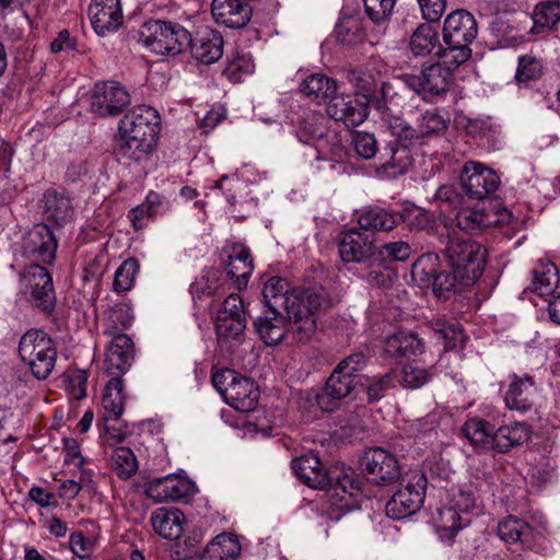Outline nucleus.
I'll return each mask as SVG.
<instances>
[{
  "instance_id": "nucleus-1",
  "label": "nucleus",
  "mask_w": 560,
  "mask_h": 560,
  "mask_svg": "<svg viewBox=\"0 0 560 560\" xmlns=\"http://www.w3.org/2000/svg\"><path fill=\"white\" fill-rule=\"evenodd\" d=\"M265 307L283 310L293 322L292 334L301 341H311L316 331L317 313L329 306L323 291L306 289L289 293V283L281 277H271L264 285Z\"/></svg>"
},
{
  "instance_id": "nucleus-2",
  "label": "nucleus",
  "mask_w": 560,
  "mask_h": 560,
  "mask_svg": "<svg viewBox=\"0 0 560 560\" xmlns=\"http://www.w3.org/2000/svg\"><path fill=\"white\" fill-rule=\"evenodd\" d=\"M431 233L444 246L442 253L462 283L474 284L483 272L487 249L476 241L458 236L446 224L433 226Z\"/></svg>"
},
{
  "instance_id": "nucleus-3",
  "label": "nucleus",
  "mask_w": 560,
  "mask_h": 560,
  "mask_svg": "<svg viewBox=\"0 0 560 560\" xmlns=\"http://www.w3.org/2000/svg\"><path fill=\"white\" fill-rule=\"evenodd\" d=\"M366 364L368 358L362 352L351 353L342 359L327 378L323 392L316 395L318 407L323 411L331 412L338 408L341 400L350 397L357 387L363 386L364 376L361 372Z\"/></svg>"
},
{
  "instance_id": "nucleus-4",
  "label": "nucleus",
  "mask_w": 560,
  "mask_h": 560,
  "mask_svg": "<svg viewBox=\"0 0 560 560\" xmlns=\"http://www.w3.org/2000/svg\"><path fill=\"white\" fill-rule=\"evenodd\" d=\"M394 136L380 152V165L393 175L404 174L412 163L411 147L422 145L416 119L407 120L396 113L383 121Z\"/></svg>"
},
{
  "instance_id": "nucleus-5",
  "label": "nucleus",
  "mask_w": 560,
  "mask_h": 560,
  "mask_svg": "<svg viewBox=\"0 0 560 560\" xmlns=\"http://www.w3.org/2000/svg\"><path fill=\"white\" fill-rule=\"evenodd\" d=\"M478 34L475 16L466 10H455L450 13L443 24V49L439 58L453 66H462L471 57L470 45Z\"/></svg>"
},
{
  "instance_id": "nucleus-6",
  "label": "nucleus",
  "mask_w": 560,
  "mask_h": 560,
  "mask_svg": "<svg viewBox=\"0 0 560 560\" xmlns=\"http://www.w3.org/2000/svg\"><path fill=\"white\" fill-rule=\"evenodd\" d=\"M140 39L156 55L176 56L191 44V34L179 23L164 20L144 22L139 31Z\"/></svg>"
},
{
  "instance_id": "nucleus-7",
  "label": "nucleus",
  "mask_w": 560,
  "mask_h": 560,
  "mask_svg": "<svg viewBox=\"0 0 560 560\" xmlns=\"http://www.w3.org/2000/svg\"><path fill=\"white\" fill-rule=\"evenodd\" d=\"M19 355L33 376L46 380L54 371L57 348L52 338L44 330L32 328L24 332L19 342Z\"/></svg>"
},
{
  "instance_id": "nucleus-8",
  "label": "nucleus",
  "mask_w": 560,
  "mask_h": 560,
  "mask_svg": "<svg viewBox=\"0 0 560 560\" xmlns=\"http://www.w3.org/2000/svg\"><path fill=\"white\" fill-rule=\"evenodd\" d=\"M459 66H453L440 59L436 62L423 66L420 73L405 74V84L423 100H433L445 95L453 84V72Z\"/></svg>"
},
{
  "instance_id": "nucleus-9",
  "label": "nucleus",
  "mask_w": 560,
  "mask_h": 560,
  "mask_svg": "<svg viewBox=\"0 0 560 560\" xmlns=\"http://www.w3.org/2000/svg\"><path fill=\"white\" fill-rule=\"evenodd\" d=\"M363 477L351 468L330 470L329 483L325 488L331 506L337 510L350 512L360 509L363 494Z\"/></svg>"
},
{
  "instance_id": "nucleus-10",
  "label": "nucleus",
  "mask_w": 560,
  "mask_h": 560,
  "mask_svg": "<svg viewBox=\"0 0 560 560\" xmlns=\"http://www.w3.org/2000/svg\"><path fill=\"white\" fill-rule=\"evenodd\" d=\"M359 466L369 482L381 487L395 483L401 474L397 457L380 446L365 448L359 458Z\"/></svg>"
},
{
  "instance_id": "nucleus-11",
  "label": "nucleus",
  "mask_w": 560,
  "mask_h": 560,
  "mask_svg": "<svg viewBox=\"0 0 560 560\" xmlns=\"http://www.w3.org/2000/svg\"><path fill=\"white\" fill-rule=\"evenodd\" d=\"M439 256L434 253L421 255L412 265L411 276L422 288H432L439 299H446V294L453 291L456 283H462L457 272L452 269L439 271Z\"/></svg>"
},
{
  "instance_id": "nucleus-12",
  "label": "nucleus",
  "mask_w": 560,
  "mask_h": 560,
  "mask_svg": "<svg viewBox=\"0 0 560 560\" xmlns=\"http://www.w3.org/2000/svg\"><path fill=\"white\" fill-rule=\"evenodd\" d=\"M427 486V476L421 471H412L406 485L386 503V514L390 518L400 520L418 512L424 502Z\"/></svg>"
},
{
  "instance_id": "nucleus-13",
  "label": "nucleus",
  "mask_w": 560,
  "mask_h": 560,
  "mask_svg": "<svg viewBox=\"0 0 560 560\" xmlns=\"http://www.w3.org/2000/svg\"><path fill=\"white\" fill-rule=\"evenodd\" d=\"M463 190L470 199L483 200L491 197L500 186L499 175L482 163L467 161L459 174Z\"/></svg>"
},
{
  "instance_id": "nucleus-14",
  "label": "nucleus",
  "mask_w": 560,
  "mask_h": 560,
  "mask_svg": "<svg viewBox=\"0 0 560 560\" xmlns=\"http://www.w3.org/2000/svg\"><path fill=\"white\" fill-rule=\"evenodd\" d=\"M130 104V95L117 81H101L90 92V110L100 117L118 116Z\"/></svg>"
},
{
  "instance_id": "nucleus-15",
  "label": "nucleus",
  "mask_w": 560,
  "mask_h": 560,
  "mask_svg": "<svg viewBox=\"0 0 560 560\" xmlns=\"http://www.w3.org/2000/svg\"><path fill=\"white\" fill-rule=\"evenodd\" d=\"M292 324L283 310L265 307L262 315L254 322V327L267 346H277L283 340L290 345L307 343L308 341H301L292 334Z\"/></svg>"
},
{
  "instance_id": "nucleus-16",
  "label": "nucleus",
  "mask_w": 560,
  "mask_h": 560,
  "mask_svg": "<svg viewBox=\"0 0 560 560\" xmlns=\"http://www.w3.org/2000/svg\"><path fill=\"white\" fill-rule=\"evenodd\" d=\"M24 278L31 304L39 312L51 315L57 303L51 275L37 262L27 267Z\"/></svg>"
},
{
  "instance_id": "nucleus-17",
  "label": "nucleus",
  "mask_w": 560,
  "mask_h": 560,
  "mask_svg": "<svg viewBox=\"0 0 560 560\" xmlns=\"http://www.w3.org/2000/svg\"><path fill=\"white\" fill-rule=\"evenodd\" d=\"M161 118L151 106L141 105L132 108L119 121V132L133 135L156 144L160 135Z\"/></svg>"
},
{
  "instance_id": "nucleus-18",
  "label": "nucleus",
  "mask_w": 560,
  "mask_h": 560,
  "mask_svg": "<svg viewBox=\"0 0 560 560\" xmlns=\"http://www.w3.org/2000/svg\"><path fill=\"white\" fill-rule=\"evenodd\" d=\"M370 113L369 101L358 94H340L334 96L327 106V114L346 127L354 128L365 121Z\"/></svg>"
},
{
  "instance_id": "nucleus-19",
  "label": "nucleus",
  "mask_w": 560,
  "mask_h": 560,
  "mask_svg": "<svg viewBox=\"0 0 560 560\" xmlns=\"http://www.w3.org/2000/svg\"><path fill=\"white\" fill-rule=\"evenodd\" d=\"M57 238L45 224H35L23 238V254L35 261L50 265L56 258Z\"/></svg>"
},
{
  "instance_id": "nucleus-20",
  "label": "nucleus",
  "mask_w": 560,
  "mask_h": 560,
  "mask_svg": "<svg viewBox=\"0 0 560 560\" xmlns=\"http://www.w3.org/2000/svg\"><path fill=\"white\" fill-rule=\"evenodd\" d=\"M338 250L345 262H365L375 253L374 238L360 228H352L339 234Z\"/></svg>"
},
{
  "instance_id": "nucleus-21",
  "label": "nucleus",
  "mask_w": 560,
  "mask_h": 560,
  "mask_svg": "<svg viewBox=\"0 0 560 560\" xmlns=\"http://www.w3.org/2000/svg\"><path fill=\"white\" fill-rule=\"evenodd\" d=\"M89 18L97 35L106 36L116 32L124 20L120 0H92Z\"/></svg>"
},
{
  "instance_id": "nucleus-22",
  "label": "nucleus",
  "mask_w": 560,
  "mask_h": 560,
  "mask_svg": "<svg viewBox=\"0 0 560 560\" xmlns=\"http://www.w3.org/2000/svg\"><path fill=\"white\" fill-rule=\"evenodd\" d=\"M509 388L505 392L504 400L508 408L517 411H528L535 404L538 395V386L533 375L524 373L509 375Z\"/></svg>"
},
{
  "instance_id": "nucleus-23",
  "label": "nucleus",
  "mask_w": 560,
  "mask_h": 560,
  "mask_svg": "<svg viewBox=\"0 0 560 560\" xmlns=\"http://www.w3.org/2000/svg\"><path fill=\"white\" fill-rule=\"evenodd\" d=\"M224 252L226 258H223L222 261L226 276L233 281L235 288L241 290L247 285L254 270L250 250L242 243H234Z\"/></svg>"
},
{
  "instance_id": "nucleus-24",
  "label": "nucleus",
  "mask_w": 560,
  "mask_h": 560,
  "mask_svg": "<svg viewBox=\"0 0 560 560\" xmlns=\"http://www.w3.org/2000/svg\"><path fill=\"white\" fill-rule=\"evenodd\" d=\"M135 358V347L126 334L113 336L105 358V370L112 377H121L131 366Z\"/></svg>"
},
{
  "instance_id": "nucleus-25",
  "label": "nucleus",
  "mask_w": 560,
  "mask_h": 560,
  "mask_svg": "<svg viewBox=\"0 0 560 560\" xmlns=\"http://www.w3.org/2000/svg\"><path fill=\"white\" fill-rule=\"evenodd\" d=\"M498 535L505 544H520L523 548L533 549L542 533L524 520L509 515L498 524Z\"/></svg>"
},
{
  "instance_id": "nucleus-26",
  "label": "nucleus",
  "mask_w": 560,
  "mask_h": 560,
  "mask_svg": "<svg viewBox=\"0 0 560 560\" xmlns=\"http://www.w3.org/2000/svg\"><path fill=\"white\" fill-rule=\"evenodd\" d=\"M248 0H212L211 13L218 24L242 28L249 22L253 10Z\"/></svg>"
},
{
  "instance_id": "nucleus-27",
  "label": "nucleus",
  "mask_w": 560,
  "mask_h": 560,
  "mask_svg": "<svg viewBox=\"0 0 560 560\" xmlns=\"http://www.w3.org/2000/svg\"><path fill=\"white\" fill-rule=\"evenodd\" d=\"M518 23H530L528 31L533 35H546L557 28L560 22V0H546L538 2L530 15L521 14Z\"/></svg>"
},
{
  "instance_id": "nucleus-28",
  "label": "nucleus",
  "mask_w": 560,
  "mask_h": 560,
  "mask_svg": "<svg viewBox=\"0 0 560 560\" xmlns=\"http://www.w3.org/2000/svg\"><path fill=\"white\" fill-rule=\"evenodd\" d=\"M224 39L219 31L206 28L191 37V56L203 65H212L223 56Z\"/></svg>"
},
{
  "instance_id": "nucleus-29",
  "label": "nucleus",
  "mask_w": 560,
  "mask_h": 560,
  "mask_svg": "<svg viewBox=\"0 0 560 560\" xmlns=\"http://www.w3.org/2000/svg\"><path fill=\"white\" fill-rule=\"evenodd\" d=\"M405 100L402 89L395 86L389 81L382 80L368 101L369 107H373L380 114L382 121H385L389 116L398 113Z\"/></svg>"
},
{
  "instance_id": "nucleus-30",
  "label": "nucleus",
  "mask_w": 560,
  "mask_h": 560,
  "mask_svg": "<svg viewBox=\"0 0 560 560\" xmlns=\"http://www.w3.org/2000/svg\"><path fill=\"white\" fill-rule=\"evenodd\" d=\"M144 492L155 502L175 501L188 495L189 485L187 480L171 474L145 482Z\"/></svg>"
},
{
  "instance_id": "nucleus-31",
  "label": "nucleus",
  "mask_w": 560,
  "mask_h": 560,
  "mask_svg": "<svg viewBox=\"0 0 560 560\" xmlns=\"http://www.w3.org/2000/svg\"><path fill=\"white\" fill-rule=\"evenodd\" d=\"M40 205L46 220L58 226L66 224L73 218L74 209L70 198L55 188H49L44 192Z\"/></svg>"
},
{
  "instance_id": "nucleus-32",
  "label": "nucleus",
  "mask_w": 560,
  "mask_h": 560,
  "mask_svg": "<svg viewBox=\"0 0 560 560\" xmlns=\"http://www.w3.org/2000/svg\"><path fill=\"white\" fill-rule=\"evenodd\" d=\"M294 474L308 487L326 488L329 483L330 470H325L317 455L306 454L292 460Z\"/></svg>"
},
{
  "instance_id": "nucleus-33",
  "label": "nucleus",
  "mask_w": 560,
  "mask_h": 560,
  "mask_svg": "<svg viewBox=\"0 0 560 560\" xmlns=\"http://www.w3.org/2000/svg\"><path fill=\"white\" fill-rule=\"evenodd\" d=\"M402 222V215L385 208L374 206L358 212V224L364 232H389Z\"/></svg>"
},
{
  "instance_id": "nucleus-34",
  "label": "nucleus",
  "mask_w": 560,
  "mask_h": 560,
  "mask_svg": "<svg viewBox=\"0 0 560 560\" xmlns=\"http://www.w3.org/2000/svg\"><path fill=\"white\" fill-rule=\"evenodd\" d=\"M150 522L160 537L176 540L183 535L185 515L176 508H159L151 514Z\"/></svg>"
},
{
  "instance_id": "nucleus-35",
  "label": "nucleus",
  "mask_w": 560,
  "mask_h": 560,
  "mask_svg": "<svg viewBox=\"0 0 560 560\" xmlns=\"http://www.w3.org/2000/svg\"><path fill=\"white\" fill-rule=\"evenodd\" d=\"M408 49L416 58L428 57L434 50H436L435 55L439 57L440 49H443V47L438 28L430 23L419 24L409 37Z\"/></svg>"
},
{
  "instance_id": "nucleus-36",
  "label": "nucleus",
  "mask_w": 560,
  "mask_h": 560,
  "mask_svg": "<svg viewBox=\"0 0 560 560\" xmlns=\"http://www.w3.org/2000/svg\"><path fill=\"white\" fill-rule=\"evenodd\" d=\"M327 122L328 119L322 113L303 112L294 120L296 136L304 143L322 141L329 136Z\"/></svg>"
},
{
  "instance_id": "nucleus-37",
  "label": "nucleus",
  "mask_w": 560,
  "mask_h": 560,
  "mask_svg": "<svg viewBox=\"0 0 560 560\" xmlns=\"http://www.w3.org/2000/svg\"><path fill=\"white\" fill-rule=\"evenodd\" d=\"M423 349L417 332L400 330L385 339L383 352L387 358H401L421 354Z\"/></svg>"
},
{
  "instance_id": "nucleus-38",
  "label": "nucleus",
  "mask_w": 560,
  "mask_h": 560,
  "mask_svg": "<svg viewBox=\"0 0 560 560\" xmlns=\"http://www.w3.org/2000/svg\"><path fill=\"white\" fill-rule=\"evenodd\" d=\"M224 398L236 410L248 412L256 408L259 392L253 381L240 375L234 385L230 386Z\"/></svg>"
},
{
  "instance_id": "nucleus-39",
  "label": "nucleus",
  "mask_w": 560,
  "mask_h": 560,
  "mask_svg": "<svg viewBox=\"0 0 560 560\" xmlns=\"http://www.w3.org/2000/svg\"><path fill=\"white\" fill-rule=\"evenodd\" d=\"M417 128L420 133L422 144L429 140L443 136L448 127L451 119L438 108L421 110L416 116Z\"/></svg>"
},
{
  "instance_id": "nucleus-40",
  "label": "nucleus",
  "mask_w": 560,
  "mask_h": 560,
  "mask_svg": "<svg viewBox=\"0 0 560 560\" xmlns=\"http://www.w3.org/2000/svg\"><path fill=\"white\" fill-rule=\"evenodd\" d=\"M530 439V430L523 422L502 425L492 435V448L499 453H508Z\"/></svg>"
},
{
  "instance_id": "nucleus-41",
  "label": "nucleus",
  "mask_w": 560,
  "mask_h": 560,
  "mask_svg": "<svg viewBox=\"0 0 560 560\" xmlns=\"http://www.w3.org/2000/svg\"><path fill=\"white\" fill-rule=\"evenodd\" d=\"M300 91L310 100L322 103L336 96L337 82L324 73H312L300 83Z\"/></svg>"
},
{
  "instance_id": "nucleus-42",
  "label": "nucleus",
  "mask_w": 560,
  "mask_h": 560,
  "mask_svg": "<svg viewBox=\"0 0 560 560\" xmlns=\"http://www.w3.org/2000/svg\"><path fill=\"white\" fill-rule=\"evenodd\" d=\"M429 326L438 338L443 340L445 351L464 347L467 336L458 322L436 317L429 322Z\"/></svg>"
},
{
  "instance_id": "nucleus-43",
  "label": "nucleus",
  "mask_w": 560,
  "mask_h": 560,
  "mask_svg": "<svg viewBox=\"0 0 560 560\" xmlns=\"http://www.w3.org/2000/svg\"><path fill=\"white\" fill-rule=\"evenodd\" d=\"M532 273V290L539 296H552L559 284L556 265L549 260H539Z\"/></svg>"
},
{
  "instance_id": "nucleus-44",
  "label": "nucleus",
  "mask_w": 560,
  "mask_h": 560,
  "mask_svg": "<svg viewBox=\"0 0 560 560\" xmlns=\"http://www.w3.org/2000/svg\"><path fill=\"white\" fill-rule=\"evenodd\" d=\"M241 552V545L231 534L217 535L203 549L200 560H235Z\"/></svg>"
},
{
  "instance_id": "nucleus-45",
  "label": "nucleus",
  "mask_w": 560,
  "mask_h": 560,
  "mask_svg": "<svg viewBox=\"0 0 560 560\" xmlns=\"http://www.w3.org/2000/svg\"><path fill=\"white\" fill-rule=\"evenodd\" d=\"M124 404L125 394L122 378L118 376L110 377L104 388L102 398V405L105 410L103 420L117 421L118 418L122 415Z\"/></svg>"
},
{
  "instance_id": "nucleus-46",
  "label": "nucleus",
  "mask_w": 560,
  "mask_h": 560,
  "mask_svg": "<svg viewBox=\"0 0 560 560\" xmlns=\"http://www.w3.org/2000/svg\"><path fill=\"white\" fill-rule=\"evenodd\" d=\"M156 144L133 135L119 132L117 154L126 160L140 162L147 160Z\"/></svg>"
},
{
  "instance_id": "nucleus-47",
  "label": "nucleus",
  "mask_w": 560,
  "mask_h": 560,
  "mask_svg": "<svg viewBox=\"0 0 560 560\" xmlns=\"http://www.w3.org/2000/svg\"><path fill=\"white\" fill-rule=\"evenodd\" d=\"M436 530L443 538H453L460 529L469 525L470 517H466L450 504L438 511L434 520Z\"/></svg>"
},
{
  "instance_id": "nucleus-48",
  "label": "nucleus",
  "mask_w": 560,
  "mask_h": 560,
  "mask_svg": "<svg viewBox=\"0 0 560 560\" xmlns=\"http://www.w3.org/2000/svg\"><path fill=\"white\" fill-rule=\"evenodd\" d=\"M464 436L477 451L492 448V427L489 422L472 418L467 420L462 427Z\"/></svg>"
},
{
  "instance_id": "nucleus-49",
  "label": "nucleus",
  "mask_w": 560,
  "mask_h": 560,
  "mask_svg": "<svg viewBox=\"0 0 560 560\" xmlns=\"http://www.w3.org/2000/svg\"><path fill=\"white\" fill-rule=\"evenodd\" d=\"M214 187L223 190L232 208L243 207L249 201V186L237 177L223 176L215 183Z\"/></svg>"
},
{
  "instance_id": "nucleus-50",
  "label": "nucleus",
  "mask_w": 560,
  "mask_h": 560,
  "mask_svg": "<svg viewBox=\"0 0 560 560\" xmlns=\"http://www.w3.org/2000/svg\"><path fill=\"white\" fill-rule=\"evenodd\" d=\"M336 39L343 45H355L364 39L363 23L359 16L346 15L335 27Z\"/></svg>"
},
{
  "instance_id": "nucleus-51",
  "label": "nucleus",
  "mask_w": 560,
  "mask_h": 560,
  "mask_svg": "<svg viewBox=\"0 0 560 560\" xmlns=\"http://www.w3.org/2000/svg\"><path fill=\"white\" fill-rule=\"evenodd\" d=\"M518 19H522L521 15L513 19V22H516L517 26L512 25L510 20H504L502 18L497 19L492 23L491 31L492 34L497 37V43L499 46H515L523 40V35L520 34V32L522 30H526V25L520 27L522 23H518Z\"/></svg>"
},
{
  "instance_id": "nucleus-52",
  "label": "nucleus",
  "mask_w": 560,
  "mask_h": 560,
  "mask_svg": "<svg viewBox=\"0 0 560 560\" xmlns=\"http://www.w3.org/2000/svg\"><path fill=\"white\" fill-rule=\"evenodd\" d=\"M456 224L466 233H476L490 228L493 221L483 210L460 208L456 214Z\"/></svg>"
},
{
  "instance_id": "nucleus-53",
  "label": "nucleus",
  "mask_w": 560,
  "mask_h": 560,
  "mask_svg": "<svg viewBox=\"0 0 560 560\" xmlns=\"http://www.w3.org/2000/svg\"><path fill=\"white\" fill-rule=\"evenodd\" d=\"M348 80L355 89V93L364 101H368L375 92L382 79L376 77L366 68H354L348 72Z\"/></svg>"
},
{
  "instance_id": "nucleus-54",
  "label": "nucleus",
  "mask_w": 560,
  "mask_h": 560,
  "mask_svg": "<svg viewBox=\"0 0 560 560\" xmlns=\"http://www.w3.org/2000/svg\"><path fill=\"white\" fill-rule=\"evenodd\" d=\"M162 207V198L159 194L151 191L143 203L129 212V219L136 230L147 225L150 218L156 215Z\"/></svg>"
},
{
  "instance_id": "nucleus-55",
  "label": "nucleus",
  "mask_w": 560,
  "mask_h": 560,
  "mask_svg": "<svg viewBox=\"0 0 560 560\" xmlns=\"http://www.w3.org/2000/svg\"><path fill=\"white\" fill-rule=\"evenodd\" d=\"M254 63L252 58L238 50H233L226 56V66L223 75L232 83H237L244 74L253 72Z\"/></svg>"
},
{
  "instance_id": "nucleus-56",
  "label": "nucleus",
  "mask_w": 560,
  "mask_h": 560,
  "mask_svg": "<svg viewBox=\"0 0 560 560\" xmlns=\"http://www.w3.org/2000/svg\"><path fill=\"white\" fill-rule=\"evenodd\" d=\"M214 327L220 342H225L230 339L236 340L244 334L246 328V318L217 314Z\"/></svg>"
},
{
  "instance_id": "nucleus-57",
  "label": "nucleus",
  "mask_w": 560,
  "mask_h": 560,
  "mask_svg": "<svg viewBox=\"0 0 560 560\" xmlns=\"http://www.w3.org/2000/svg\"><path fill=\"white\" fill-rule=\"evenodd\" d=\"M113 469L122 479H129L138 469V460L129 447H117L113 455Z\"/></svg>"
},
{
  "instance_id": "nucleus-58",
  "label": "nucleus",
  "mask_w": 560,
  "mask_h": 560,
  "mask_svg": "<svg viewBox=\"0 0 560 560\" xmlns=\"http://www.w3.org/2000/svg\"><path fill=\"white\" fill-rule=\"evenodd\" d=\"M544 66L541 59L533 54H526L518 57L515 79L520 83L537 81L542 77Z\"/></svg>"
},
{
  "instance_id": "nucleus-59",
  "label": "nucleus",
  "mask_w": 560,
  "mask_h": 560,
  "mask_svg": "<svg viewBox=\"0 0 560 560\" xmlns=\"http://www.w3.org/2000/svg\"><path fill=\"white\" fill-rule=\"evenodd\" d=\"M431 369L408 363L401 368L398 382L405 388L417 389L427 384L431 380Z\"/></svg>"
},
{
  "instance_id": "nucleus-60",
  "label": "nucleus",
  "mask_w": 560,
  "mask_h": 560,
  "mask_svg": "<svg viewBox=\"0 0 560 560\" xmlns=\"http://www.w3.org/2000/svg\"><path fill=\"white\" fill-rule=\"evenodd\" d=\"M139 271V262L130 257L121 262L114 275L113 289L118 293L129 291L135 282L136 275Z\"/></svg>"
},
{
  "instance_id": "nucleus-61",
  "label": "nucleus",
  "mask_w": 560,
  "mask_h": 560,
  "mask_svg": "<svg viewBox=\"0 0 560 560\" xmlns=\"http://www.w3.org/2000/svg\"><path fill=\"white\" fill-rule=\"evenodd\" d=\"M434 201L442 212H453L463 208L464 197L454 185H442L434 195Z\"/></svg>"
},
{
  "instance_id": "nucleus-62",
  "label": "nucleus",
  "mask_w": 560,
  "mask_h": 560,
  "mask_svg": "<svg viewBox=\"0 0 560 560\" xmlns=\"http://www.w3.org/2000/svg\"><path fill=\"white\" fill-rule=\"evenodd\" d=\"M368 18L375 24L387 22L393 13L395 0H363Z\"/></svg>"
},
{
  "instance_id": "nucleus-63",
  "label": "nucleus",
  "mask_w": 560,
  "mask_h": 560,
  "mask_svg": "<svg viewBox=\"0 0 560 560\" xmlns=\"http://www.w3.org/2000/svg\"><path fill=\"white\" fill-rule=\"evenodd\" d=\"M133 320L132 310L128 304L115 305L108 316L109 326L106 330L109 335H116L114 330L127 329Z\"/></svg>"
},
{
  "instance_id": "nucleus-64",
  "label": "nucleus",
  "mask_w": 560,
  "mask_h": 560,
  "mask_svg": "<svg viewBox=\"0 0 560 560\" xmlns=\"http://www.w3.org/2000/svg\"><path fill=\"white\" fill-rule=\"evenodd\" d=\"M352 144L358 155L364 160H370L382 151L378 150L374 133L370 132H355L352 137Z\"/></svg>"
}]
</instances>
